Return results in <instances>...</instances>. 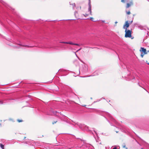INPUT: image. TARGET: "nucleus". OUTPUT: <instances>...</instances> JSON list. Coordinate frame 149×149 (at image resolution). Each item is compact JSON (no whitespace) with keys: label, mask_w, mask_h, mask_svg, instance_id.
I'll list each match as a JSON object with an SVG mask.
<instances>
[{"label":"nucleus","mask_w":149,"mask_h":149,"mask_svg":"<svg viewBox=\"0 0 149 149\" xmlns=\"http://www.w3.org/2000/svg\"><path fill=\"white\" fill-rule=\"evenodd\" d=\"M125 37L126 38H131L132 37L131 31L130 30H125Z\"/></svg>","instance_id":"f257e3e1"},{"label":"nucleus","mask_w":149,"mask_h":149,"mask_svg":"<svg viewBox=\"0 0 149 149\" xmlns=\"http://www.w3.org/2000/svg\"><path fill=\"white\" fill-rule=\"evenodd\" d=\"M89 8L88 9V12H89V14H85V15H84L85 16H87L89 15L90 14L91 15H92L91 14V4L90 1L89 0Z\"/></svg>","instance_id":"f03ea898"},{"label":"nucleus","mask_w":149,"mask_h":149,"mask_svg":"<svg viewBox=\"0 0 149 149\" xmlns=\"http://www.w3.org/2000/svg\"><path fill=\"white\" fill-rule=\"evenodd\" d=\"M129 26V24L128 23V21H126L125 24L123 26V28L125 30L127 29Z\"/></svg>","instance_id":"7ed1b4c3"},{"label":"nucleus","mask_w":149,"mask_h":149,"mask_svg":"<svg viewBox=\"0 0 149 149\" xmlns=\"http://www.w3.org/2000/svg\"><path fill=\"white\" fill-rule=\"evenodd\" d=\"M105 117H107L110 118V119L112 118V117L110 114L107 112H105Z\"/></svg>","instance_id":"20e7f679"},{"label":"nucleus","mask_w":149,"mask_h":149,"mask_svg":"<svg viewBox=\"0 0 149 149\" xmlns=\"http://www.w3.org/2000/svg\"><path fill=\"white\" fill-rule=\"evenodd\" d=\"M140 52H143L144 54H147V53L146 52V50L145 49H144V48L141 47L140 50Z\"/></svg>","instance_id":"39448f33"},{"label":"nucleus","mask_w":149,"mask_h":149,"mask_svg":"<svg viewBox=\"0 0 149 149\" xmlns=\"http://www.w3.org/2000/svg\"><path fill=\"white\" fill-rule=\"evenodd\" d=\"M66 44H69L70 45H76L77 46H80V45L76 43H74L72 42H67L66 43Z\"/></svg>","instance_id":"423d86ee"},{"label":"nucleus","mask_w":149,"mask_h":149,"mask_svg":"<svg viewBox=\"0 0 149 149\" xmlns=\"http://www.w3.org/2000/svg\"><path fill=\"white\" fill-rule=\"evenodd\" d=\"M133 4L132 2H131L130 3H127V4L126 8H129L131 5Z\"/></svg>","instance_id":"0eeeda50"},{"label":"nucleus","mask_w":149,"mask_h":149,"mask_svg":"<svg viewBox=\"0 0 149 149\" xmlns=\"http://www.w3.org/2000/svg\"><path fill=\"white\" fill-rule=\"evenodd\" d=\"M0 147L2 149H4V146L3 145L1 144Z\"/></svg>","instance_id":"6e6552de"},{"label":"nucleus","mask_w":149,"mask_h":149,"mask_svg":"<svg viewBox=\"0 0 149 149\" xmlns=\"http://www.w3.org/2000/svg\"><path fill=\"white\" fill-rule=\"evenodd\" d=\"M144 54V53H142L141 54V57L143 58L144 55V54Z\"/></svg>","instance_id":"1a4fd4ad"},{"label":"nucleus","mask_w":149,"mask_h":149,"mask_svg":"<svg viewBox=\"0 0 149 149\" xmlns=\"http://www.w3.org/2000/svg\"><path fill=\"white\" fill-rule=\"evenodd\" d=\"M121 1L122 2H125V1H127V0H122Z\"/></svg>","instance_id":"9d476101"},{"label":"nucleus","mask_w":149,"mask_h":149,"mask_svg":"<svg viewBox=\"0 0 149 149\" xmlns=\"http://www.w3.org/2000/svg\"><path fill=\"white\" fill-rule=\"evenodd\" d=\"M126 12L127 14L128 15H130V11H126Z\"/></svg>","instance_id":"9b49d317"},{"label":"nucleus","mask_w":149,"mask_h":149,"mask_svg":"<svg viewBox=\"0 0 149 149\" xmlns=\"http://www.w3.org/2000/svg\"><path fill=\"white\" fill-rule=\"evenodd\" d=\"M60 43H65V44H66V43L67 42H63V41H61V42H60Z\"/></svg>","instance_id":"f8f14e48"},{"label":"nucleus","mask_w":149,"mask_h":149,"mask_svg":"<svg viewBox=\"0 0 149 149\" xmlns=\"http://www.w3.org/2000/svg\"><path fill=\"white\" fill-rule=\"evenodd\" d=\"M17 121H18L19 122H22V120H17Z\"/></svg>","instance_id":"ddd939ff"},{"label":"nucleus","mask_w":149,"mask_h":149,"mask_svg":"<svg viewBox=\"0 0 149 149\" xmlns=\"http://www.w3.org/2000/svg\"><path fill=\"white\" fill-rule=\"evenodd\" d=\"M72 5L73 7H74V6H75V4L74 3H73L72 4Z\"/></svg>","instance_id":"4468645a"},{"label":"nucleus","mask_w":149,"mask_h":149,"mask_svg":"<svg viewBox=\"0 0 149 149\" xmlns=\"http://www.w3.org/2000/svg\"><path fill=\"white\" fill-rule=\"evenodd\" d=\"M90 19L91 20H92L93 21V17H91L90 18Z\"/></svg>","instance_id":"2eb2a0df"},{"label":"nucleus","mask_w":149,"mask_h":149,"mask_svg":"<svg viewBox=\"0 0 149 149\" xmlns=\"http://www.w3.org/2000/svg\"><path fill=\"white\" fill-rule=\"evenodd\" d=\"M3 102L2 101H0V104H2Z\"/></svg>","instance_id":"dca6fc26"},{"label":"nucleus","mask_w":149,"mask_h":149,"mask_svg":"<svg viewBox=\"0 0 149 149\" xmlns=\"http://www.w3.org/2000/svg\"><path fill=\"white\" fill-rule=\"evenodd\" d=\"M112 149H116V147H115L113 148Z\"/></svg>","instance_id":"f3484780"},{"label":"nucleus","mask_w":149,"mask_h":149,"mask_svg":"<svg viewBox=\"0 0 149 149\" xmlns=\"http://www.w3.org/2000/svg\"><path fill=\"white\" fill-rule=\"evenodd\" d=\"M56 122H57V121L56 122H54H54L53 123V124H54V123H56Z\"/></svg>","instance_id":"a211bd4d"},{"label":"nucleus","mask_w":149,"mask_h":149,"mask_svg":"<svg viewBox=\"0 0 149 149\" xmlns=\"http://www.w3.org/2000/svg\"><path fill=\"white\" fill-rule=\"evenodd\" d=\"M117 23V22H115V23L116 24Z\"/></svg>","instance_id":"6ab92c4d"},{"label":"nucleus","mask_w":149,"mask_h":149,"mask_svg":"<svg viewBox=\"0 0 149 149\" xmlns=\"http://www.w3.org/2000/svg\"><path fill=\"white\" fill-rule=\"evenodd\" d=\"M20 45V46H24V45Z\"/></svg>","instance_id":"aec40b11"},{"label":"nucleus","mask_w":149,"mask_h":149,"mask_svg":"<svg viewBox=\"0 0 149 149\" xmlns=\"http://www.w3.org/2000/svg\"><path fill=\"white\" fill-rule=\"evenodd\" d=\"M80 49H79V50H77V52L79 50H80Z\"/></svg>","instance_id":"412c9836"},{"label":"nucleus","mask_w":149,"mask_h":149,"mask_svg":"<svg viewBox=\"0 0 149 149\" xmlns=\"http://www.w3.org/2000/svg\"><path fill=\"white\" fill-rule=\"evenodd\" d=\"M26 46H28V47H29V46H27V45H26Z\"/></svg>","instance_id":"4be33fe9"},{"label":"nucleus","mask_w":149,"mask_h":149,"mask_svg":"<svg viewBox=\"0 0 149 149\" xmlns=\"http://www.w3.org/2000/svg\"><path fill=\"white\" fill-rule=\"evenodd\" d=\"M116 133H118V132L116 131Z\"/></svg>","instance_id":"5701e85b"},{"label":"nucleus","mask_w":149,"mask_h":149,"mask_svg":"<svg viewBox=\"0 0 149 149\" xmlns=\"http://www.w3.org/2000/svg\"><path fill=\"white\" fill-rule=\"evenodd\" d=\"M103 22H104V21H102Z\"/></svg>","instance_id":"b1692460"},{"label":"nucleus","mask_w":149,"mask_h":149,"mask_svg":"<svg viewBox=\"0 0 149 149\" xmlns=\"http://www.w3.org/2000/svg\"><path fill=\"white\" fill-rule=\"evenodd\" d=\"M70 3V5H71V3Z\"/></svg>","instance_id":"393cba45"},{"label":"nucleus","mask_w":149,"mask_h":149,"mask_svg":"<svg viewBox=\"0 0 149 149\" xmlns=\"http://www.w3.org/2000/svg\"><path fill=\"white\" fill-rule=\"evenodd\" d=\"M132 22H132H131V23Z\"/></svg>","instance_id":"a878e982"},{"label":"nucleus","mask_w":149,"mask_h":149,"mask_svg":"<svg viewBox=\"0 0 149 149\" xmlns=\"http://www.w3.org/2000/svg\"><path fill=\"white\" fill-rule=\"evenodd\" d=\"M148 65H149V63H148Z\"/></svg>","instance_id":"bb28decb"},{"label":"nucleus","mask_w":149,"mask_h":149,"mask_svg":"<svg viewBox=\"0 0 149 149\" xmlns=\"http://www.w3.org/2000/svg\"><path fill=\"white\" fill-rule=\"evenodd\" d=\"M141 149H143L142 148Z\"/></svg>","instance_id":"cd10ccee"},{"label":"nucleus","mask_w":149,"mask_h":149,"mask_svg":"<svg viewBox=\"0 0 149 149\" xmlns=\"http://www.w3.org/2000/svg\"><path fill=\"white\" fill-rule=\"evenodd\" d=\"M148 52H149V51H148Z\"/></svg>","instance_id":"c85d7f7f"}]
</instances>
